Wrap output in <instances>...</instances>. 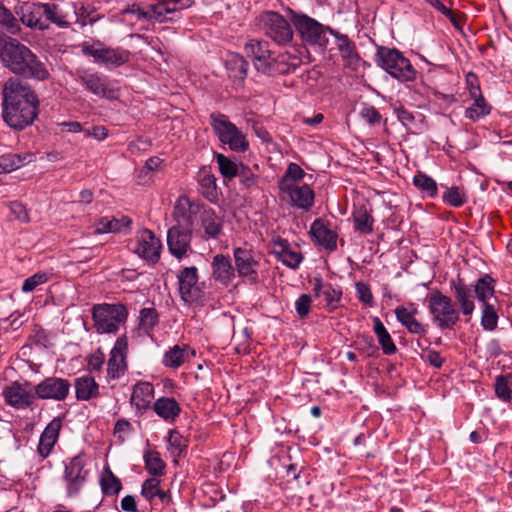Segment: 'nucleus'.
Listing matches in <instances>:
<instances>
[{
	"label": "nucleus",
	"instance_id": "1",
	"mask_svg": "<svg viewBox=\"0 0 512 512\" xmlns=\"http://www.w3.org/2000/svg\"><path fill=\"white\" fill-rule=\"evenodd\" d=\"M3 97V118L11 128L22 130L34 122L39 100L28 85L9 79L4 85Z\"/></svg>",
	"mask_w": 512,
	"mask_h": 512
},
{
	"label": "nucleus",
	"instance_id": "2",
	"mask_svg": "<svg viewBox=\"0 0 512 512\" xmlns=\"http://www.w3.org/2000/svg\"><path fill=\"white\" fill-rule=\"evenodd\" d=\"M0 60L11 72L45 80L49 72L32 51L15 39L0 40Z\"/></svg>",
	"mask_w": 512,
	"mask_h": 512
},
{
	"label": "nucleus",
	"instance_id": "3",
	"mask_svg": "<svg viewBox=\"0 0 512 512\" xmlns=\"http://www.w3.org/2000/svg\"><path fill=\"white\" fill-rule=\"evenodd\" d=\"M375 62L399 81H413L416 77V71L410 61L396 49L380 47L375 55Z\"/></svg>",
	"mask_w": 512,
	"mask_h": 512
},
{
	"label": "nucleus",
	"instance_id": "4",
	"mask_svg": "<svg viewBox=\"0 0 512 512\" xmlns=\"http://www.w3.org/2000/svg\"><path fill=\"white\" fill-rule=\"evenodd\" d=\"M128 317V310L121 303L94 305L92 318L98 333H116Z\"/></svg>",
	"mask_w": 512,
	"mask_h": 512
},
{
	"label": "nucleus",
	"instance_id": "5",
	"mask_svg": "<svg viewBox=\"0 0 512 512\" xmlns=\"http://www.w3.org/2000/svg\"><path fill=\"white\" fill-rule=\"evenodd\" d=\"M428 308L433 320L441 329L451 328L459 320V313L452 299L440 291H435L429 295Z\"/></svg>",
	"mask_w": 512,
	"mask_h": 512
},
{
	"label": "nucleus",
	"instance_id": "6",
	"mask_svg": "<svg viewBox=\"0 0 512 512\" xmlns=\"http://www.w3.org/2000/svg\"><path fill=\"white\" fill-rule=\"evenodd\" d=\"M212 120L213 129L223 144L236 152L248 149L249 142L246 136L225 115H212Z\"/></svg>",
	"mask_w": 512,
	"mask_h": 512
},
{
	"label": "nucleus",
	"instance_id": "7",
	"mask_svg": "<svg viewBox=\"0 0 512 512\" xmlns=\"http://www.w3.org/2000/svg\"><path fill=\"white\" fill-rule=\"evenodd\" d=\"M288 14L301 38L309 44L324 46L326 44L325 28L318 21L305 14L288 10Z\"/></svg>",
	"mask_w": 512,
	"mask_h": 512
},
{
	"label": "nucleus",
	"instance_id": "8",
	"mask_svg": "<svg viewBox=\"0 0 512 512\" xmlns=\"http://www.w3.org/2000/svg\"><path fill=\"white\" fill-rule=\"evenodd\" d=\"M83 54L91 56L98 64L104 65L106 68L119 67L129 61L130 52L122 48L104 47L102 45L82 46Z\"/></svg>",
	"mask_w": 512,
	"mask_h": 512
},
{
	"label": "nucleus",
	"instance_id": "9",
	"mask_svg": "<svg viewBox=\"0 0 512 512\" xmlns=\"http://www.w3.org/2000/svg\"><path fill=\"white\" fill-rule=\"evenodd\" d=\"M260 22L265 34L276 43L283 45L292 40V28L279 13L267 11L260 16Z\"/></svg>",
	"mask_w": 512,
	"mask_h": 512
},
{
	"label": "nucleus",
	"instance_id": "10",
	"mask_svg": "<svg viewBox=\"0 0 512 512\" xmlns=\"http://www.w3.org/2000/svg\"><path fill=\"white\" fill-rule=\"evenodd\" d=\"M279 189L282 198L291 203L292 206L309 210L314 203V192L306 184L298 185L296 183H289L287 179L279 181Z\"/></svg>",
	"mask_w": 512,
	"mask_h": 512
},
{
	"label": "nucleus",
	"instance_id": "11",
	"mask_svg": "<svg viewBox=\"0 0 512 512\" xmlns=\"http://www.w3.org/2000/svg\"><path fill=\"white\" fill-rule=\"evenodd\" d=\"M85 466L86 458L83 455L73 457L66 465L64 479L69 497L78 495L83 488L88 476Z\"/></svg>",
	"mask_w": 512,
	"mask_h": 512
},
{
	"label": "nucleus",
	"instance_id": "12",
	"mask_svg": "<svg viewBox=\"0 0 512 512\" xmlns=\"http://www.w3.org/2000/svg\"><path fill=\"white\" fill-rule=\"evenodd\" d=\"M177 278L179 294L184 302L193 303L201 298L202 289L198 283V271L196 267L192 266L182 269Z\"/></svg>",
	"mask_w": 512,
	"mask_h": 512
},
{
	"label": "nucleus",
	"instance_id": "13",
	"mask_svg": "<svg viewBox=\"0 0 512 512\" xmlns=\"http://www.w3.org/2000/svg\"><path fill=\"white\" fill-rule=\"evenodd\" d=\"M234 259L238 275L255 282L258 278L259 254L251 248L238 247L234 250Z\"/></svg>",
	"mask_w": 512,
	"mask_h": 512
},
{
	"label": "nucleus",
	"instance_id": "14",
	"mask_svg": "<svg viewBox=\"0 0 512 512\" xmlns=\"http://www.w3.org/2000/svg\"><path fill=\"white\" fill-rule=\"evenodd\" d=\"M161 249V241L152 231L144 229L138 233L134 252L138 254L139 257L149 262L156 263L160 258Z\"/></svg>",
	"mask_w": 512,
	"mask_h": 512
},
{
	"label": "nucleus",
	"instance_id": "15",
	"mask_svg": "<svg viewBox=\"0 0 512 512\" xmlns=\"http://www.w3.org/2000/svg\"><path fill=\"white\" fill-rule=\"evenodd\" d=\"M70 391L68 380L49 377L35 386V393L41 399L64 400Z\"/></svg>",
	"mask_w": 512,
	"mask_h": 512
},
{
	"label": "nucleus",
	"instance_id": "16",
	"mask_svg": "<svg viewBox=\"0 0 512 512\" xmlns=\"http://www.w3.org/2000/svg\"><path fill=\"white\" fill-rule=\"evenodd\" d=\"M78 81L94 95L114 99L117 97V90L110 87V81L106 76L99 73H83L78 76Z\"/></svg>",
	"mask_w": 512,
	"mask_h": 512
},
{
	"label": "nucleus",
	"instance_id": "17",
	"mask_svg": "<svg viewBox=\"0 0 512 512\" xmlns=\"http://www.w3.org/2000/svg\"><path fill=\"white\" fill-rule=\"evenodd\" d=\"M192 229L182 226H173L168 230L167 245L170 253L181 259L190 248Z\"/></svg>",
	"mask_w": 512,
	"mask_h": 512
},
{
	"label": "nucleus",
	"instance_id": "18",
	"mask_svg": "<svg viewBox=\"0 0 512 512\" xmlns=\"http://www.w3.org/2000/svg\"><path fill=\"white\" fill-rule=\"evenodd\" d=\"M270 248L276 258L291 269L298 268L302 262L301 253L292 249L286 239L279 236L273 237L270 241Z\"/></svg>",
	"mask_w": 512,
	"mask_h": 512
},
{
	"label": "nucleus",
	"instance_id": "19",
	"mask_svg": "<svg viewBox=\"0 0 512 512\" xmlns=\"http://www.w3.org/2000/svg\"><path fill=\"white\" fill-rule=\"evenodd\" d=\"M327 29L336 39V46L344 65L351 70H357L360 65L361 58L357 52L354 42H352L347 35L341 34L330 28Z\"/></svg>",
	"mask_w": 512,
	"mask_h": 512
},
{
	"label": "nucleus",
	"instance_id": "20",
	"mask_svg": "<svg viewBox=\"0 0 512 512\" xmlns=\"http://www.w3.org/2000/svg\"><path fill=\"white\" fill-rule=\"evenodd\" d=\"M245 52L258 71L266 73L270 69L272 57L266 41H249L245 45Z\"/></svg>",
	"mask_w": 512,
	"mask_h": 512
},
{
	"label": "nucleus",
	"instance_id": "21",
	"mask_svg": "<svg viewBox=\"0 0 512 512\" xmlns=\"http://www.w3.org/2000/svg\"><path fill=\"white\" fill-rule=\"evenodd\" d=\"M127 350V340L125 337H120L111 350L110 358L108 360L107 373L112 379L120 378L126 370L125 352Z\"/></svg>",
	"mask_w": 512,
	"mask_h": 512
},
{
	"label": "nucleus",
	"instance_id": "22",
	"mask_svg": "<svg viewBox=\"0 0 512 512\" xmlns=\"http://www.w3.org/2000/svg\"><path fill=\"white\" fill-rule=\"evenodd\" d=\"M3 395L6 402L15 408H25L31 405L35 399L32 390L29 389L28 384L13 383L7 387Z\"/></svg>",
	"mask_w": 512,
	"mask_h": 512
},
{
	"label": "nucleus",
	"instance_id": "23",
	"mask_svg": "<svg viewBox=\"0 0 512 512\" xmlns=\"http://www.w3.org/2000/svg\"><path fill=\"white\" fill-rule=\"evenodd\" d=\"M199 211V206L189 200L186 196H181L176 201L173 211V217L177 224L186 228H193L194 219Z\"/></svg>",
	"mask_w": 512,
	"mask_h": 512
},
{
	"label": "nucleus",
	"instance_id": "24",
	"mask_svg": "<svg viewBox=\"0 0 512 512\" xmlns=\"http://www.w3.org/2000/svg\"><path fill=\"white\" fill-rule=\"evenodd\" d=\"M193 3L194 0H162L154 7L156 21H172L180 11L189 8Z\"/></svg>",
	"mask_w": 512,
	"mask_h": 512
},
{
	"label": "nucleus",
	"instance_id": "25",
	"mask_svg": "<svg viewBox=\"0 0 512 512\" xmlns=\"http://www.w3.org/2000/svg\"><path fill=\"white\" fill-rule=\"evenodd\" d=\"M312 239L327 250L333 251L337 247L338 235L335 231L328 228L321 219H316L310 227Z\"/></svg>",
	"mask_w": 512,
	"mask_h": 512
},
{
	"label": "nucleus",
	"instance_id": "26",
	"mask_svg": "<svg viewBox=\"0 0 512 512\" xmlns=\"http://www.w3.org/2000/svg\"><path fill=\"white\" fill-rule=\"evenodd\" d=\"M417 314L418 309L412 303L407 306H399L395 309L397 320L405 326L410 333L423 335L426 333V328L415 318Z\"/></svg>",
	"mask_w": 512,
	"mask_h": 512
},
{
	"label": "nucleus",
	"instance_id": "27",
	"mask_svg": "<svg viewBox=\"0 0 512 512\" xmlns=\"http://www.w3.org/2000/svg\"><path fill=\"white\" fill-rule=\"evenodd\" d=\"M212 276L215 281L224 285H228L235 278L236 269L233 267L228 256L217 254L214 256L212 263Z\"/></svg>",
	"mask_w": 512,
	"mask_h": 512
},
{
	"label": "nucleus",
	"instance_id": "28",
	"mask_svg": "<svg viewBox=\"0 0 512 512\" xmlns=\"http://www.w3.org/2000/svg\"><path fill=\"white\" fill-rule=\"evenodd\" d=\"M154 399V387L149 382H139L134 385L130 398L131 405L140 413L150 408Z\"/></svg>",
	"mask_w": 512,
	"mask_h": 512
},
{
	"label": "nucleus",
	"instance_id": "29",
	"mask_svg": "<svg viewBox=\"0 0 512 512\" xmlns=\"http://www.w3.org/2000/svg\"><path fill=\"white\" fill-rule=\"evenodd\" d=\"M62 426L60 418H54L42 432L38 445V452L41 457L46 458L56 444Z\"/></svg>",
	"mask_w": 512,
	"mask_h": 512
},
{
	"label": "nucleus",
	"instance_id": "30",
	"mask_svg": "<svg viewBox=\"0 0 512 512\" xmlns=\"http://www.w3.org/2000/svg\"><path fill=\"white\" fill-rule=\"evenodd\" d=\"M313 292L316 297H323L329 310H334L338 307L342 296L340 289L333 287L331 284H323L321 279H315Z\"/></svg>",
	"mask_w": 512,
	"mask_h": 512
},
{
	"label": "nucleus",
	"instance_id": "31",
	"mask_svg": "<svg viewBox=\"0 0 512 512\" xmlns=\"http://www.w3.org/2000/svg\"><path fill=\"white\" fill-rule=\"evenodd\" d=\"M155 413L165 421H174L180 414L181 408L174 398L161 397L153 404Z\"/></svg>",
	"mask_w": 512,
	"mask_h": 512
},
{
	"label": "nucleus",
	"instance_id": "32",
	"mask_svg": "<svg viewBox=\"0 0 512 512\" xmlns=\"http://www.w3.org/2000/svg\"><path fill=\"white\" fill-rule=\"evenodd\" d=\"M470 95L474 99V103L466 109L465 116L472 121H477L489 114L490 108L483 98L479 86L471 88Z\"/></svg>",
	"mask_w": 512,
	"mask_h": 512
},
{
	"label": "nucleus",
	"instance_id": "33",
	"mask_svg": "<svg viewBox=\"0 0 512 512\" xmlns=\"http://www.w3.org/2000/svg\"><path fill=\"white\" fill-rule=\"evenodd\" d=\"M195 355V351L190 349L187 345H175L167 351L163 358V363L167 367L178 368L186 360Z\"/></svg>",
	"mask_w": 512,
	"mask_h": 512
},
{
	"label": "nucleus",
	"instance_id": "34",
	"mask_svg": "<svg viewBox=\"0 0 512 512\" xmlns=\"http://www.w3.org/2000/svg\"><path fill=\"white\" fill-rule=\"evenodd\" d=\"M75 390L77 399L82 401L90 400L99 394L98 384L93 377L88 375L76 379Z\"/></svg>",
	"mask_w": 512,
	"mask_h": 512
},
{
	"label": "nucleus",
	"instance_id": "35",
	"mask_svg": "<svg viewBox=\"0 0 512 512\" xmlns=\"http://www.w3.org/2000/svg\"><path fill=\"white\" fill-rule=\"evenodd\" d=\"M40 14L44 15L48 20L55 23L59 27H67L68 21L65 18V15L62 14L57 5L50 3H36L34 4V15Z\"/></svg>",
	"mask_w": 512,
	"mask_h": 512
},
{
	"label": "nucleus",
	"instance_id": "36",
	"mask_svg": "<svg viewBox=\"0 0 512 512\" xmlns=\"http://www.w3.org/2000/svg\"><path fill=\"white\" fill-rule=\"evenodd\" d=\"M372 321L374 324V333L377 336L378 342L382 348L383 353L386 355L394 354L397 351V348L389 332L385 328L384 324L378 317H372Z\"/></svg>",
	"mask_w": 512,
	"mask_h": 512
},
{
	"label": "nucleus",
	"instance_id": "37",
	"mask_svg": "<svg viewBox=\"0 0 512 512\" xmlns=\"http://www.w3.org/2000/svg\"><path fill=\"white\" fill-rule=\"evenodd\" d=\"M201 224L208 237L216 238L222 231L223 219L214 210L208 209L203 212Z\"/></svg>",
	"mask_w": 512,
	"mask_h": 512
},
{
	"label": "nucleus",
	"instance_id": "38",
	"mask_svg": "<svg viewBox=\"0 0 512 512\" xmlns=\"http://www.w3.org/2000/svg\"><path fill=\"white\" fill-rule=\"evenodd\" d=\"M353 221L356 231L362 234H370L373 231L374 219L364 206L354 210Z\"/></svg>",
	"mask_w": 512,
	"mask_h": 512
},
{
	"label": "nucleus",
	"instance_id": "39",
	"mask_svg": "<svg viewBox=\"0 0 512 512\" xmlns=\"http://www.w3.org/2000/svg\"><path fill=\"white\" fill-rule=\"evenodd\" d=\"M199 185L201 192L209 201L216 200L218 196L216 178L208 170L203 169L199 174Z\"/></svg>",
	"mask_w": 512,
	"mask_h": 512
},
{
	"label": "nucleus",
	"instance_id": "40",
	"mask_svg": "<svg viewBox=\"0 0 512 512\" xmlns=\"http://www.w3.org/2000/svg\"><path fill=\"white\" fill-rule=\"evenodd\" d=\"M129 221L124 218L122 220L116 218L103 217L95 224V233H117L121 232L123 228H128Z\"/></svg>",
	"mask_w": 512,
	"mask_h": 512
},
{
	"label": "nucleus",
	"instance_id": "41",
	"mask_svg": "<svg viewBox=\"0 0 512 512\" xmlns=\"http://www.w3.org/2000/svg\"><path fill=\"white\" fill-rule=\"evenodd\" d=\"M226 67L231 78L243 79L247 74L248 63L242 56L233 54L227 60Z\"/></svg>",
	"mask_w": 512,
	"mask_h": 512
},
{
	"label": "nucleus",
	"instance_id": "42",
	"mask_svg": "<svg viewBox=\"0 0 512 512\" xmlns=\"http://www.w3.org/2000/svg\"><path fill=\"white\" fill-rule=\"evenodd\" d=\"M455 298L464 315H471L473 313L474 303L471 300L469 290L464 284L458 283L455 285Z\"/></svg>",
	"mask_w": 512,
	"mask_h": 512
},
{
	"label": "nucleus",
	"instance_id": "43",
	"mask_svg": "<svg viewBox=\"0 0 512 512\" xmlns=\"http://www.w3.org/2000/svg\"><path fill=\"white\" fill-rule=\"evenodd\" d=\"M144 461L145 468L150 474L158 476L163 473L165 464L158 452L151 450L146 451L144 454Z\"/></svg>",
	"mask_w": 512,
	"mask_h": 512
},
{
	"label": "nucleus",
	"instance_id": "44",
	"mask_svg": "<svg viewBox=\"0 0 512 512\" xmlns=\"http://www.w3.org/2000/svg\"><path fill=\"white\" fill-rule=\"evenodd\" d=\"M100 483L105 494H117L122 488L120 480L108 468L102 472Z\"/></svg>",
	"mask_w": 512,
	"mask_h": 512
},
{
	"label": "nucleus",
	"instance_id": "45",
	"mask_svg": "<svg viewBox=\"0 0 512 512\" xmlns=\"http://www.w3.org/2000/svg\"><path fill=\"white\" fill-rule=\"evenodd\" d=\"M414 185L427 196L434 197L437 194V184L434 179L423 173H418L413 178Z\"/></svg>",
	"mask_w": 512,
	"mask_h": 512
},
{
	"label": "nucleus",
	"instance_id": "46",
	"mask_svg": "<svg viewBox=\"0 0 512 512\" xmlns=\"http://www.w3.org/2000/svg\"><path fill=\"white\" fill-rule=\"evenodd\" d=\"M475 295L477 299L485 305L488 300L493 296L494 289L491 285V279L489 277L480 278L475 284Z\"/></svg>",
	"mask_w": 512,
	"mask_h": 512
},
{
	"label": "nucleus",
	"instance_id": "47",
	"mask_svg": "<svg viewBox=\"0 0 512 512\" xmlns=\"http://www.w3.org/2000/svg\"><path fill=\"white\" fill-rule=\"evenodd\" d=\"M25 157L22 158L18 154H4L0 156V173H9L20 168L24 162Z\"/></svg>",
	"mask_w": 512,
	"mask_h": 512
},
{
	"label": "nucleus",
	"instance_id": "48",
	"mask_svg": "<svg viewBox=\"0 0 512 512\" xmlns=\"http://www.w3.org/2000/svg\"><path fill=\"white\" fill-rule=\"evenodd\" d=\"M51 274L49 272L40 271L24 280L22 291L29 293L34 291L38 286L49 281Z\"/></svg>",
	"mask_w": 512,
	"mask_h": 512
},
{
	"label": "nucleus",
	"instance_id": "49",
	"mask_svg": "<svg viewBox=\"0 0 512 512\" xmlns=\"http://www.w3.org/2000/svg\"><path fill=\"white\" fill-rule=\"evenodd\" d=\"M498 315L490 303L483 305L481 324L485 330L492 331L497 327Z\"/></svg>",
	"mask_w": 512,
	"mask_h": 512
},
{
	"label": "nucleus",
	"instance_id": "50",
	"mask_svg": "<svg viewBox=\"0 0 512 512\" xmlns=\"http://www.w3.org/2000/svg\"><path fill=\"white\" fill-rule=\"evenodd\" d=\"M0 24L3 25L11 34H16L20 30L18 20L12 13L4 7L0 1Z\"/></svg>",
	"mask_w": 512,
	"mask_h": 512
},
{
	"label": "nucleus",
	"instance_id": "51",
	"mask_svg": "<svg viewBox=\"0 0 512 512\" xmlns=\"http://www.w3.org/2000/svg\"><path fill=\"white\" fill-rule=\"evenodd\" d=\"M217 163L219 166L220 173L225 178H229V179H231L237 175L238 169L240 167L239 165H237L235 162H233L232 160H230L223 154L217 155Z\"/></svg>",
	"mask_w": 512,
	"mask_h": 512
},
{
	"label": "nucleus",
	"instance_id": "52",
	"mask_svg": "<svg viewBox=\"0 0 512 512\" xmlns=\"http://www.w3.org/2000/svg\"><path fill=\"white\" fill-rule=\"evenodd\" d=\"M443 201L453 207H460L465 203L466 195L458 187H451L444 192Z\"/></svg>",
	"mask_w": 512,
	"mask_h": 512
},
{
	"label": "nucleus",
	"instance_id": "53",
	"mask_svg": "<svg viewBox=\"0 0 512 512\" xmlns=\"http://www.w3.org/2000/svg\"><path fill=\"white\" fill-rule=\"evenodd\" d=\"M169 449L174 456H179L186 448V440L176 430H171L168 436Z\"/></svg>",
	"mask_w": 512,
	"mask_h": 512
},
{
	"label": "nucleus",
	"instance_id": "54",
	"mask_svg": "<svg viewBox=\"0 0 512 512\" xmlns=\"http://www.w3.org/2000/svg\"><path fill=\"white\" fill-rule=\"evenodd\" d=\"M511 379L507 377H499L495 383V392L499 398L504 401H510L512 399L511 390Z\"/></svg>",
	"mask_w": 512,
	"mask_h": 512
},
{
	"label": "nucleus",
	"instance_id": "55",
	"mask_svg": "<svg viewBox=\"0 0 512 512\" xmlns=\"http://www.w3.org/2000/svg\"><path fill=\"white\" fill-rule=\"evenodd\" d=\"M155 4L149 5L147 10H144L140 8L139 6L133 4L131 6H128L123 10L124 14H133L138 19L141 20H155L156 21V15L154 12Z\"/></svg>",
	"mask_w": 512,
	"mask_h": 512
},
{
	"label": "nucleus",
	"instance_id": "56",
	"mask_svg": "<svg viewBox=\"0 0 512 512\" xmlns=\"http://www.w3.org/2000/svg\"><path fill=\"white\" fill-rule=\"evenodd\" d=\"M140 327L148 332L157 323V312L153 308H143L140 311Z\"/></svg>",
	"mask_w": 512,
	"mask_h": 512
},
{
	"label": "nucleus",
	"instance_id": "57",
	"mask_svg": "<svg viewBox=\"0 0 512 512\" xmlns=\"http://www.w3.org/2000/svg\"><path fill=\"white\" fill-rule=\"evenodd\" d=\"M160 480L156 477L149 478L144 481L141 489V494L144 498L151 501L156 494L159 493Z\"/></svg>",
	"mask_w": 512,
	"mask_h": 512
},
{
	"label": "nucleus",
	"instance_id": "58",
	"mask_svg": "<svg viewBox=\"0 0 512 512\" xmlns=\"http://www.w3.org/2000/svg\"><path fill=\"white\" fill-rule=\"evenodd\" d=\"M40 17H41L40 14L34 15V4H33L30 7V10L27 13H24L22 15L21 20L25 25H27L31 28H38V29L42 30L45 28V25L41 21Z\"/></svg>",
	"mask_w": 512,
	"mask_h": 512
},
{
	"label": "nucleus",
	"instance_id": "59",
	"mask_svg": "<svg viewBox=\"0 0 512 512\" xmlns=\"http://www.w3.org/2000/svg\"><path fill=\"white\" fill-rule=\"evenodd\" d=\"M304 175L305 173L299 165L290 163L282 179H287L289 183H296L301 180Z\"/></svg>",
	"mask_w": 512,
	"mask_h": 512
},
{
	"label": "nucleus",
	"instance_id": "60",
	"mask_svg": "<svg viewBox=\"0 0 512 512\" xmlns=\"http://www.w3.org/2000/svg\"><path fill=\"white\" fill-rule=\"evenodd\" d=\"M311 297L307 294H302L295 302V309L300 317H305L310 311Z\"/></svg>",
	"mask_w": 512,
	"mask_h": 512
},
{
	"label": "nucleus",
	"instance_id": "61",
	"mask_svg": "<svg viewBox=\"0 0 512 512\" xmlns=\"http://www.w3.org/2000/svg\"><path fill=\"white\" fill-rule=\"evenodd\" d=\"M356 291L358 294V298L361 302L372 305L373 303V295L371 289L365 283L359 282L356 284Z\"/></svg>",
	"mask_w": 512,
	"mask_h": 512
},
{
	"label": "nucleus",
	"instance_id": "62",
	"mask_svg": "<svg viewBox=\"0 0 512 512\" xmlns=\"http://www.w3.org/2000/svg\"><path fill=\"white\" fill-rule=\"evenodd\" d=\"M240 182L246 187H251L256 183V177L251 170L243 165H240L237 175Z\"/></svg>",
	"mask_w": 512,
	"mask_h": 512
},
{
	"label": "nucleus",
	"instance_id": "63",
	"mask_svg": "<svg viewBox=\"0 0 512 512\" xmlns=\"http://www.w3.org/2000/svg\"><path fill=\"white\" fill-rule=\"evenodd\" d=\"M360 115H361L362 119H364L369 124H376V123H380V121H381V115L376 110V108H374L372 106L364 107L361 110Z\"/></svg>",
	"mask_w": 512,
	"mask_h": 512
},
{
	"label": "nucleus",
	"instance_id": "64",
	"mask_svg": "<svg viewBox=\"0 0 512 512\" xmlns=\"http://www.w3.org/2000/svg\"><path fill=\"white\" fill-rule=\"evenodd\" d=\"M422 359L436 368H440L443 364V358L440 353L434 350H428L422 354Z\"/></svg>",
	"mask_w": 512,
	"mask_h": 512
}]
</instances>
